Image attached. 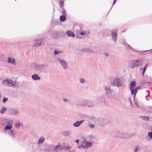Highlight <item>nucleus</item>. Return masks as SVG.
Returning <instances> with one entry per match:
<instances>
[{"label": "nucleus", "mask_w": 152, "mask_h": 152, "mask_svg": "<svg viewBox=\"0 0 152 152\" xmlns=\"http://www.w3.org/2000/svg\"><path fill=\"white\" fill-rule=\"evenodd\" d=\"M7 133H8V134L10 135L12 137H15V134H14V132H13L11 130L7 131Z\"/></svg>", "instance_id": "26"}, {"label": "nucleus", "mask_w": 152, "mask_h": 152, "mask_svg": "<svg viewBox=\"0 0 152 152\" xmlns=\"http://www.w3.org/2000/svg\"><path fill=\"white\" fill-rule=\"evenodd\" d=\"M15 1L16 0H15Z\"/></svg>", "instance_id": "60"}, {"label": "nucleus", "mask_w": 152, "mask_h": 152, "mask_svg": "<svg viewBox=\"0 0 152 152\" xmlns=\"http://www.w3.org/2000/svg\"><path fill=\"white\" fill-rule=\"evenodd\" d=\"M88 53H93L94 52L92 50H91L89 48H88Z\"/></svg>", "instance_id": "44"}, {"label": "nucleus", "mask_w": 152, "mask_h": 152, "mask_svg": "<svg viewBox=\"0 0 152 152\" xmlns=\"http://www.w3.org/2000/svg\"><path fill=\"white\" fill-rule=\"evenodd\" d=\"M135 104L136 106H137L139 107V106H138V104L137 103H135Z\"/></svg>", "instance_id": "53"}, {"label": "nucleus", "mask_w": 152, "mask_h": 152, "mask_svg": "<svg viewBox=\"0 0 152 152\" xmlns=\"http://www.w3.org/2000/svg\"><path fill=\"white\" fill-rule=\"evenodd\" d=\"M75 141L77 143H79V139H77Z\"/></svg>", "instance_id": "49"}, {"label": "nucleus", "mask_w": 152, "mask_h": 152, "mask_svg": "<svg viewBox=\"0 0 152 152\" xmlns=\"http://www.w3.org/2000/svg\"><path fill=\"white\" fill-rule=\"evenodd\" d=\"M134 95V99L135 97V95H136V94H133Z\"/></svg>", "instance_id": "54"}, {"label": "nucleus", "mask_w": 152, "mask_h": 152, "mask_svg": "<svg viewBox=\"0 0 152 152\" xmlns=\"http://www.w3.org/2000/svg\"><path fill=\"white\" fill-rule=\"evenodd\" d=\"M61 9L62 10V13L63 15L66 16V11L63 8H62Z\"/></svg>", "instance_id": "37"}, {"label": "nucleus", "mask_w": 152, "mask_h": 152, "mask_svg": "<svg viewBox=\"0 0 152 152\" xmlns=\"http://www.w3.org/2000/svg\"><path fill=\"white\" fill-rule=\"evenodd\" d=\"M60 7V8L62 9L63 7V2L62 1H60V3L59 4Z\"/></svg>", "instance_id": "38"}, {"label": "nucleus", "mask_w": 152, "mask_h": 152, "mask_svg": "<svg viewBox=\"0 0 152 152\" xmlns=\"http://www.w3.org/2000/svg\"><path fill=\"white\" fill-rule=\"evenodd\" d=\"M63 100L65 102H67L68 101V100L66 99L63 98Z\"/></svg>", "instance_id": "45"}, {"label": "nucleus", "mask_w": 152, "mask_h": 152, "mask_svg": "<svg viewBox=\"0 0 152 152\" xmlns=\"http://www.w3.org/2000/svg\"><path fill=\"white\" fill-rule=\"evenodd\" d=\"M62 53V51L56 50H54V53L55 55H57Z\"/></svg>", "instance_id": "29"}, {"label": "nucleus", "mask_w": 152, "mask_h": 152, "mask_svg": "<svg viewBox=\"0 0 152 152\" xmlns=\"http://www.w3.org/2000/svg\"><path fill=\"white\" fill-rule=\"evenodd\" d=\"M66 16L64 15L61 16L60 17V21L61 22H63L65 20H66Z\"/></svg>", "instance_id": "28"}, {"label": "nucleus", "mask_w": 152, "mask_h": 152, "mask_svg": "<svg viewBox=\"0 0 152 152\" xmlns=\"http://www.w3.org/2000/svg\"><path fill=\"white\" fill-rule=\"evenodd\" d=\"M86 106L89 107H93L94 105L92 102L89 101H87Z\"/></svg>", "instance_id": "22"}, {"label": "nucleus", "mask_w": 152, "mask_h": 152, "mask_svg": "<svg viewBox=\"0 0 152 152\" xmlns=\"http://www.w3.org/2000/svg\"><path fill=\"white\" fill-rule=\"evenodd\" d=\"M79 34L82 36H84L86 32L85 31L80 32Z\"/></svg>", "instance_id": "41"}, {"label": "nucleus", "mask_w": 152, "mask_h": 152, "mask_svg": "<svg viewBox=\"0 0 152 152\" xmlns=\"http://www.w3.org/2000/svg\"><path fill=\"white\" fill-rule=\"evenodd\" d=\"M45 140V138L43 137H40L37 142V144H40L42 143Z\"/></svg>", "instance_id": "17"}, {"label": "nucleus", "mask_w": 152, "mask_h": 152, "mask_svg": "<svg viewBox=\"0 0 152 152\" xmlns=\"http://www.w3.org/2000/svg\"><path fill=\"white\" fill-rule=\"evenodd\" d=\"M88 48H85L82 50V51L87 52H88Z\"/></svg>", "instance_id": "43"}, {"label": "nucleus", "mask_w": 152, "mask_h": 152, "mask_svg": "<svg viewBox=\"0 0 152 152\" xmlns=\"http://www.w3.org/2000/svg\"><path fill=\"white\" fill-rule=\"evenodd\" d=\"M44 42V40L43 39L36 40L34 41L33 43V46H41L42 44H43Z\"/></svg>", "instance_id": "9"}, {"label": "nucleus", "mask_w": 152, "mask_h": 152, "mask_svg": "<svg viewBox=\"0 0 152 152\" xmlns=\"http://www.w3.org/2000/svg\"><path fill=\"white\" fill-rule=\"evenodd\" d=\"M82 146H83V145H80V146H79L78 147V148H81L82 147Z\"/></svg>", "instance_id": "50"}, {"label": "nucleus", "mask_w": 152, "mask_h": 152, "mask_svg": "<svg viewBox=\"0 0 152 152\" xmlns=\"http://www.w3.org/2000/svg\"><path fill=\"white\" fill-rule=\"evenodd\" d=\"M104 88L106 96L108 98L113 99L115 97V94L113 90L111 88L110 86H105Z\"/></svg>", "instance_id": "1"}, {"label": "nucleus", "mask_w": 152, "mask_h": 152, "mask_svg": "<svg viewBox=\"0 0 152 152\" xmlns=\"http://www.w3.org/2000/svg\"><path fill=\"white\" fill-rule=\"evenodd\" d=\"M147 66V65H145V66L144 67V68H143L142 72V76H143V75H144V73H145V71H146V70Z\"/></svg>", "instance_id": "30"}, {"label": "nucleus", "mask_w": 152, "mask_h": 152, "mask_svg": "<svg viewBox=\"0 0 152 152\" xmlns=\"http://www.w3.org/2000/svg\"><path fill=\"white\" fill-rule=\"evenodd\" d=\"M19 113V110L16 109H13L12 111V113L15 116H16Z\"/></svg>", "instance_id": "19"}, {"label": "nucleus", "mask_w": 152, "mask_h": 152, "mask_svg": "<svg viewBox=\"0 0 152 152\" xmlns=\"http://www.w3.org/2000/svg\"><path fill=\"white\" fill-rule=\"evenodd\" d=\"M83 116H84V117H85L86 116V115H84Z\"/></svg>", "instance_id": "56"}, {"label": "nucleus", "mask_w": 152, "mask_h": 152, "mask_svg": "<svg viewBox=\"0 0 152 152\" xmlns=\"http://www.w3.org/2000/svg\"><path fill=\"white\" fill-rule=\"evenodd\" d=\"M70 134V131L69 130H67L64 131L63 133V135L64 136H69Z\"/></svg>", "instance_id": "23"}, {"label": "nucleus", "mask_w": 152, "mask_h": 152, "mask_svg": "<svg viewBox=\"0 0 152 152\" xmlns=\"http://www.w3.org/2000/svg\"><path fill=\"white\" fill-rule=\"evenodd\" d=\"M130 90L131 91V94H136L137 93V91L136 89L135 88H132V89L130 88Z\"/></svg>", "instance_id": "24"}, {"label": "nucleus", "mask_w": 152, "mask_h": 152, "mask_svg": "<svg viewBox=\"0 0 152 152\" xmlns=\"http://www.w3.org/2000/svg\"><path fill=\"white\" fill-rule=\"evenodd\" d=\"M145 137V139H146V137Z\"/></svg>", "instance_id": "58"}, {"label": "nucleus", "mask_w": 152, "mask_h": 152, "mask_svg": "<svg viewBox=\"0 0 152 152\" xmlns=\"http://www.w3.org/2000/svg\"><path fill=\"white\" fill-rule=\"evenodd\" d=\"M141 65V61L137 60L133 61L131 65L132 68L137 67Z\"/></svg>", "instance_id": "10"}, {"label": "nucleus", "mask_w": 152, "mask_h": 152, "mask_svg": "<svg viewBox=\"0 0 152 152\" xmlns=\"http://www.w3.org/2000/svg\"><path fill=\"white\" fill-rule=\"evenodd\" d=\"M104 54L106 56H109V54L108 53H105Z\"/></svg>", "instance_id": "46"}, {"label": "nucleus", "mask_w": 152, "mask_h": 152, "mask_svg": "<svg viewBox=\"0 0 152 152\" xmlns=\"http://www.w3.org/2000/svg\"><path fill=\"white\" fill-rule=\"evenodd\" d=\"M82 147H83V149H86V148H87L86 147V145H83V146H82Z\"/></svg>", "instance_id": "47"}, {"label": "nucleus", "mask_w": 152, "mask_h": 152, "mask_svg": "<svg viewBox=\"0 0 152 152\" xmlns=\"http://www.w3.org/2000/svg\"><path fill=\"white\" fill-rule=\"evenodd\" d=\"M120 134L119 135V136L121 138L125 139L128 138V137L126 134Z\"/></svg>", "instance_id": "21"}, {"label": "nucleus", "mask_w": 152, "mask_h": 152, "mask_svg": "<svg viewBox=\"0 0 152 152\" xmlns=\"http://www.w3.org/2000/svg\"><path fill=\"white\" fill-rule=\"evenodd\" d=\"M150 130L151 132H152V126L150 127Z\"/></svg>", "instance_id": "51"}, {"label": "nucleus", "mask_w": 152, "mask_h": 152, "mask_svg": "<svg viewBox=\"0 0 152 152\" xmlns=\"http://www.w3.org/2000/svg\"><path fill=\"white\" fill-rule=\"evenodd\" d=\"M143 119L145 121H148L149 120V117L147 116H142Z\"/></svg>", "instance_id": "36"}, {"label": "nucleus", "mask_w": 152, "mask_h": 152, "mask_svg": "<svg viewBox=\"0 0 152 152\" xmlns=\"http://www.w3.org/2000/svg\"><path fill=\"white\" fill-rule=\"evenodd\" d=\"M148 137H149L151 139H152V132H148Z\"/></svg>", "instance_id": "35"}, {"label": "nucleus", "mask_w": 152, "mask_h": 152, "mask_svg": "<svg viewBox=\"0 0 152 152\" xmlns=\"http://www.w3.org/2000/svg\"><path fill=\"white\" fill-rule=\"evenodd\" d=\"M70 148V147L69 145H67L66 146L64 147L63 148V149L65 151H66Z\"/></svg>", "instance_id": "31"}, {"label": "nucleus", "mask_w": 152, "mask_h": 152, "mask_svg": "<svg viewBox=\"0 0 152 152\" xmlns=\"http://www.w3.org/2000/svg\"><path fill=\"white\" fill-rule=\"evenodd\" d=\"M3 83L5 85L13 87H18V83H16L15 81H12L10 78H7L3 81Z\"/></svg>", "instance_id": "3"}, {"label": "nucleus", "mask_w": 152, "mask_h": 152, "mask_svg": "<svg viewBox=\"0 0 152 152\" xmlns=\"http://www.w3.org/2000/svg\"><path fill=\"white\" fill-rule=\"evenodd\" d=\"M21 125V124L20 123H16L15 125V127L16 128H19L20 127V125Z\"/></svg>", "instance_id": "32"}, {"label": "nucleus", "mask_w": 152, "mask_h": 152, "mask_svg": "<svg viewBox=\"0 0 152 152\" xmlns=\"http://www.w3.org/2000/svg\"><path fill=\"white\" fill-rule=\"evenodd\" d=\"M87 101L83 100L80 102V105L81 106L84 107L86 106Z\"/></svg>", "instance_id": "27"}, {"label": "nucleus", "mask_w": 152, "mask_h": 152, "mask_svg": "<svg viewBox=\"0 0 152 152\" xmlns=\"http://www.w3.org/2000/svg\"><path fill=\"white\" fill-rule=\"evenodd\" d=\"M57 60L62 67L64 69H66L68 67L67 62L64 59H61L59 58H57Z\"/></svg>", "instance_id": "6"}, {"label": "nucleus", "mask_w": 152, "mask_h": 152, "mask_svg": "<svg viewBox=\"0 0 152 152\" xmlns=\"http://www.w3.org/2000/svg\"><path fill=\"white\" fill-rule=\"evenodd\" d=\"M151 53L152 54V49L151 50Z\"/></svg>", "instance_id": "55"}, {"label": "nucleus", "mask_w": 152, "mask_h": 152, "mask_svg": "<svg viewBox=\"0 0 152 152\" xmlns=\"http://www.w3.org/2000/svg\"><path fill=\"white\" fill-rule=\"evenodd\" d=\"M84 120H82L79 121H76L73 124L75 127H79L82 124L84 123Z\"/></svg>", "instance_id": "12"}, {"label": "nucleus", "mask_w": 152, "mask_h": 152, "mask_svg": "<svg viewBox=\"0 0 152 152\" xmlns=\"http://www.w3.org/2000/svg\"><path fill=\"white\" fill-rule=\"evenodd\" d=\"M5 121L7 122V125L5 127L4 132L6 133H7V131L11 130L12 127L13 121L12 120L5 119Z\"/></svg>", "instance_id": "4"}, {"label": "nucleus", "mask_w": 152, "mask_h": 152, "mask_svg": "<svg viewBox=\"0 0 152 152\" xmlns=\"http://www.w3.org/2000/svg\"><path fill=\"white\" fill-rule=\"evenodd\" d=\"M115 2H116V1H114H114L113 5L115 3Z\"/></svg>", "instance_id": "52"}, {"label": "nucleus", "mask_w": 152, "mask_h": 152, "mask_svg": "<svg viewBox=\"0 0 152 152\" xmlns=\"http://www.w3.org/2000/svg\"><path fill=\"white\" fill-rule=\"evenodd\" d=\"M121 79L118 78H116L114 79L113 81L111 83V85L113 87H119L121 86Z\"/></svg>", "instance_id": "5"}, {"label": "nucleus", "mask_w": 152, "mask_h": 152, "mask_svg": "<svg viewBox=\"0 0 152 152\" xmlns=\"http://www.w3.org/2000/svg\"><path fill=\"white\" fill-rule=\"evenodd\" d=\"M121 42L123 45L125 46L127 48H128L129 50H130L131 51L134 52L136 53H139L140 51L135 50L132 48L130 45H129L126 42V41L124 39H122Z\"/></svg>", "instance_id": "7"}, {"label": "nucleus", "mask_w": 152, "mask_h": 152, "mask_svg": "<svg viewBox=\"0 0 152 152\" xmlns=\"http://www.w3.org/2000/svg\"><path fill=\"white\" fill-rule=\"evenodd\" d=\"M61 32L56 31H52L50 33V36L51 37L54 38H56L61 34Z\"/></svg>", "instance_id": "8"}, {"label": "nucleus", "mask_w": 152, "mask_h": 152, "mask_svg": "<svg viewBox=\"0 0 152 152\" xmlns=\"http://www.w3.org/2000/svg\"><path fill=\"white\" fill-rule=\"evenodd\" d=\"M114 0V1H116V0Z\"/></svg>", "instance_id": "59"}, {"label": "nucleus", "mask_w": 152, "mask_h": 152, "mask_svg": "<svg viewBox=\"0 0 152 152\" xmlns=\"http://www.w3.org/2000/svg\"><path fill=\"white\" fill-rule=\"evenodd\" d=\"M33 66L35 70L39 72H43L46 67V64L34 63L33 64Z\"/></svg>", "instance_id": "2"}, {"label": "nucleus", "mask_w": 152, "mask_h": 152, "mask_svg": "<svg viewBox=\"0 0 152 152\" xmlns=\"http://www.w3.org/2000/svg\"><path fill=\"white\" fill-rule=\"evenodd\" d=\"M32 79L35 80H39L40 79V77L38 76V75L36 74L33 75L31 76Z\"/></svg>", "instance_id": "16"}, {"label": "nucleus", "mask_w": 152, "mask_h": 152, "mask_svg": "<svg viewBox=\"0 0 152 152\" xmlns=\"http://www.w3.org/2000/svg\"><path fill=\"white\" fill-rule=\"evenodd\" d=\"M6 110L7 109L6 108L4 107H2L0 110L1 113V114L4 113V112L6 111Z\"/></svg>", "instance_id": "33"}, {"label": "nucleus", "mask_w": 152, "mask_h": 152, "mask_svg": "<svg viewBox=\"0 0 152 152\" xmlns=\"http://www.w3.org/2000/svg\"><path fill=\"white\" fill-rule=\"evenodd\" d=\"M98 101L99 103H105V99L103 97H100L98 98Z\"/></svg>", "instance_id": "20"}, {"label": "nucleus", "mask_w": 152, "mask_h": 152, "mask_svg": "<svg viewBox=\"0 0 152 152\" xmlns=\"http://www.w3.org/2000/svg\"><path fill=\"white\" fill-rule=\"evenodd\" d=\"M7 62L8 63H11L14 65L15 64V60L12 57H9L7 58Z\"/></svg>", "instance_id": "14"}, {"label": "nucleus", "mask_w": 152, "mask_h": 152, "mask_svg": "<svg viewBox=\"0 0 152 152\" xmlns=\"http://www.w3.org/2000/svg\"><path fill=\"white\" fill-rule=\"evenodd\" d=\"M135 88L137 91L138 90H139L140 89V87H138Z\"/></svg>", "instance_id": "48"}, {"label": "nucleus", "mask_w": 152, "mask_h": 152, "mask_svg": "<svg viewBox=\"0 0 152 152\" xmlns=\"http://www.w3.org/2000/svg\"><path fill=\"white\" fill-rule=\"evenodd\" d=\"M85 145L87 148H90L92 146V143L90 142H88L85 140L84 141Z\"/></svg>", "instance_id": "18"}, {"label": "nucleus", "mask_w": 152, "mask_h": 152, "mask_svg": "<svg viewBox=\"0 0 152 152\" xmlns=\"http://www.w3.org/2000/svg\"><path fill=\"white\" fill-rule=\"evenodd\" d=\"M66 33L69 37H74L75 36V34L71 31H67Z\"/></svg>", "instance_id": "15"}, {"label": "nucleus", "mask_w": 152, "mask_h": 152, "mask_svg": "<svg viewBox=\"0 0 152 152\" xmlns=\"http://www.w3.org/2000/svg\"><path fill=\"white\" fill-rule=\"evenodd\" d=\"M111 37L114 42H115L117 39V34L116 31H111Z\"/></svg>", "instance_id": "11"}, {"label": "nucleus", "mask_w": 152, "mask_h": 152, "mask_svg": "<svg viewBox=\"0 0 152 152\" xmlns=\"http://www.w3.org/2000/svg\"><path fill=\"white\" fill-rule=\"evenodd\" d=\"M8 99L7 98H4L3 100V103H5L7 101Z\"/></svg>", "instance_id": "42"}, {"label": "nucleus", "mask_w": 152, "mask_h": 152, "mask_svg": "<svg viewBox=\"0 0 152 152\" xmlns=\"http://www.w3.org/2000/svg\"><path fill=\"white\" fill-rule=\"evenodd\" d=\"M85 80L83 78H81L80 80V82L81 83H83L85 82Z\"/></svg>", "instance_id": "40"}, {"label": "nucleus", "mask_w": 152, "mask_h": 152, "mask_svg": "<svg viewBox=\"0 0 152 152\" xmlns=\"http://www.w3.org/2000/svg\"><path fill=\"white\" fill-rule=\"evenodd\" d=\"M88 126L91 129H93L94 127V125L91 124H89L88 125Z\"/></svg>", "instance_id": "39"}, {"label": "nucleus", "mask_w": 152, "mask_h": 152, "mask_svg": "<svg viewBox=\"0 0 152 152\" xmlns=\"http://www.w3.org/2000/svg\"><path fill=\"white\" fill-rule=\"evenodd\" d=\"M87 53H88V52H87Z\"/></svg>", "instance_id": "57"}, {"label": "nucleus", "mask_w": 152, "mask_h": 152, "mask_svg": "<svg viewBox=\"0 0 152 152\" xmlns=\"http://www.w3.org/2000/svg\"><path fill=\"white\" fill-rule=\"evenodd\" d=\"M60 146V145L58 144L56 145L55 147H54V152H58V151H62V147H59Z\"/></svg>", "instance_id": "13"}, {"label": "nucleus", "mask_w": 152, "mask_h": 152, "mask_svg": "<svg viewBox=\"0 0 152 152\" xmlns=\"http://www.w3.org/2000/svg\"><path fill=\"white\" fill-rule=\"evenodd\" d=\"M136 86L135 82L134 81H131L130 84V88H134Z\"/></svg>", "instance_id": "25"}, {"label": "nucleus", "mask_w": 152, "mask_h": 152, "mask_svg": "<svg viewBox=\"0 0 152 152\" xmlns=\"http://www.w3.org/2000/svg\"><path fill=\"white\" fill-rule=\"evenodd\" d=\"M140 148L139 146L138 145H137L136 146V148L134 150V152H137L139 151Z\"/></svg>", "instance_id": "34"}]
</instances>
